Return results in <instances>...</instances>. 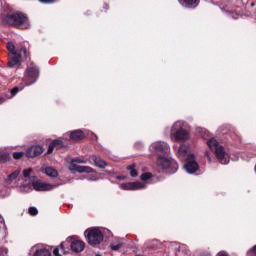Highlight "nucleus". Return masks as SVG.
<instances>
[{"label": "nucleus", "instance_id": "nucleus-1", "mask_svg": "<svg viewBox=\"0 0 256 256\" xmlns=\"http://www.w3.org/2000/svg\"><path fill=\"white\" fill-rule=\"evenodd\" d=\"M1 21L4 25H8L9 27H23L24 29L29 27V17L23 12L3 15L1 16Z\"/></svg>", "mask_w": 256, "mask_h": 256}, {"label": "nucleus", "instance_id": "nucleus-2", "mask_svg": "<svg viewBox=\"0 0 256 256\" xmlns=\"http://www.w3.org/2000/svg\"><path fill=\"white\" fill-rule=\"evenodd\" d=\"M207 145L211 149V151H215V155L221 165H227V163H229L225 148L223 146H219V142L217 141V139L210 138L207 141Z\"/></svg>", "mask_w": 256, "mask_h": 256}, {"label": "nucleus", "instance_id": "nucleus-3", "mask_svg": "<svg viewBox=\"0 0 256 256\" xmlns=\"http://www.w3.org/2000/svg\"><path fill=\"white\" fill-rule=\"evenodd\" d=\"M37 79H39V67L32 62L26 69L22 83L26 86L33 85L34 83H37Z\"/></svg>", "mask_w": 256, "mask_h": 256}, {"label": "nucleus", "instance_id": "nucleus-4", "mask_svg": "<svg viewBox=\"0 0 256 256\" xmlns=\"http://www.w3.org/2000/svg\"><path fill=\"white\" fill-rule=\"evenodd\" d=\"M21 53H23L25 59H30L31 53L27 50L25 45H21L19 48V52L14 54H9L8 67L13 69V67H17L21 65Z\"/></svg>", "mask_w": 256, "mask_h": 256}, {"label": "nucleus", "instance_id": "nucleus-5", "mask_svg": "<svg viewBox=\"0 0 256 256\" xmlns=\"http://www.w3.org/2000/svg\"><path fill=\"white\" fill-rule=\"evenodd\" d=\"M171 135L176 141H188L189 132L183 128V123L177 121L173 124L171 129Z\"/></svg>", "mask_w": 256, "mask_h": 256}, {"label": "nucleus", "instance_id": "nucleus-6", "mask_svg": "<svg viewBox=\"0 0 256 256\" xmlns=\"http://www.w3.org/2000/svg\"><path fill=\"white\" fill-rule=\"evenodd\" d=\"M69 247H71V250L74 251V253H81V251L85 249V242L81 240H74L71 244H69V242H62L60 244V249L63 253H69Z\"/></svg>", "mask_w": 256, "mask_h": 256}, {"label": "nucleus", "instance_id": "nucleus-7", "mask_svg": "<svg viewBox=\"0 0 256 256\" xmlns=\"http://www.w3.org/2000/svg\"><path fill=\"white\" fill-rule=\"evenodd\" d=\"M157 163L159 167L168 170V173L170 174L177 173V170L179 169V164H177V161L169 160L165 157H159Z\"/></svg>", "mask_w": 256, "mask_h": 256}, {"label": "nucleus", "instance_id": "nucleus-8", "mask_svg": "<svg viewBox=\"0 0 256 256\" xmlns=\"http://www.w3.org/2000/svg\"><path fill=\"white\" fill-rule=\"evenodd\" d=\"M87 241L89 245H92V247H95V245H101V242L103 241V232L97 228L89 230L87 234Z\"/></svg>", "mask_w": 256, "mask_h": 256}, {"label": "nucleus", "instance_id": "nucleus-9", "mask_svg": "<svg viewBox=\"0 0 256 256\" xmlns=\"http://www.w3.org/2000/svg\"><path fill=\"white\" fill-rule=\"evenodd\" d=\"M75 163H85V160L81 158H74L70 164V171H76V173H95V169L90 166H81Z\"/></svg>", "mask_w": 256, "mask_h": 256}, {"label": "nucleus", "instance_id": "nucleus-10", "mask_svg": "<svg viewBox=\"0 0 256 256\" xmlns=\"http://www.w3.org/2000/svg\"><path fill=\"white\" fill-rule=\"evenodd\" d=\"M184 168L186 169L187 173L190 174L197 173V171H199V164L195 160V154H190L187 156Z\"/></svg>", "mask_w": 256, "mask_h": 256}, {"label": "nucleus", "instance_id": "nucleus-11", "mask_svg": "<svg viewBox=\"0 0 256 256\" xmlns=\"http://www.w3.org/2000/svg\"><path fill=\"white\" fill-rule=\"evenodd\" d=\"M32 187L35 191H51L57 187L56 185L41 182L40 180H32Z\"/></svg>", "mask_w": 256, "mask_h": 256}, {"label": "nucleus", "instance_id": "nucleus-12", "mask_svg": "<svg viewBox=\"0 0 256 256\" xmlns=\"http://www.w3.org/2000/svg\"><path fill=\"white\" fill-rule=\"evenodd\" d=\"M45 151V148L40 145H34L26 150V157L28 159H35V157H39Z\"/></svg>", "mask_w": 256, "mask_h": 256}, {"label": "nucleus", "instance_id": "nucleus-13", "mask_svg": "<svg viewBox=\"0 0 256 256\" xmlns=\"http://www.w3.org/2000/svg\"><path fill=\"white\" fill-rule=\"evenodd\" d=\"M55 149L57 151H59L60 149H65V142H63V140H61V139L53 140L49 144V147H48L46 155H51V153H53V151H55Z\"/></svg>", "mask_w": 256, "mask_h": 256}, {"label": "nucleus", "instance_id": "nucleus-14", "mask_svg": "<svg viewBox=\"0 0 256 256\" xmlns=\"http://www.w3.org/2000/svg\"><path fill=\"white\" fill-rule=\"evenodd\" d=\"M121 189H124V191H137L145 189V185L141 182H128L121 184Z\"/></svg>", "mask_w": 256, "mask_h": 256}, {"label": "nucleus", "instance_id": "nucleus-15", "mask_svg": "<svg viewBox=\"0 0 256 256\" xmlns=\"http://www.w3.org/2000/svg\"><path fill=\"white\" fill-rule=\"evenodd\" d=\"M152 149H154L155 153H167L169 151V146L163 142H156L151 145Z\"/></svg>", "mask_w": 256, "mask_h": 256}, {"label": "nucleus", "instance_id": "nucleus-16", "mask_svg": "<svg viewBox=\"0 0 256 256\" xmlns=\"http://www.w3.org/2000/svg\"><path fill=\"white\" fill-rule=\"evenodd\" d=\"M90 159L93 161L95 167H98L99 169H105L108 165L107 162L99 155H92L90 156Z\"/></svg>", "mask_w": 256, "mask_h": 256}, {"label": "nucleus", "instance_id": "nucleus-17", "mask_svg": "<svg viewBox=\"0 0 256 256\" xmlns=\"http://www.w3.org/2000/svg\"><path fill=\"white\" fill-rule=\"evenodd\" d=\"M178 158L180 161H187V157H189V147L187 145H181L178 149Z\"/></svg>", "mask_w": 256, "mask_h": 256}, {"label": "nucleus", "instance_id": "nucleus-18", "mask_svg": "<svg viewBox=\"0 0 256 256\" xmlns=\"http://www.w3.org/2000/svg\"><path fill=\"white\" fill-rule=\"evenodd\" d=\"M70 139L72 141H82V139H85V132L83 130H74L70 132Z\"/></svg>", "mask_w": 256, "mask_h": 256}, {"label": "nucleus", "instance_id": "nucleus-19", "mask_svg": "<svg viewBox=\"0 0 256 256\" xmlns=\"http://www.w3.org/2000/svg\"><path fill=\"white\" fill-rule=\"evenodd\" d=\"M42 173L47 175V177H52V179H55L59 176V172L51 166H47L44 170H42Z\"/></svg>", "mask_w": 256, "mask_h": 256}, {"label": "nucleus", "instance_id": "nucleus-20", "mask_svg": "<svg viewBox=\"0 0 256 256\" xmlns=\"http://www.w3.org/2000/svg\"><path fill=\"white\" fill-rule=\"evenodd\" d=\"M34 256H52V254L47 248H39L35 251Z\"/></svg>", "mask_w": 256, "mask_h": 256}, {"label": "nucleus", "instance_id": "nucleus-21", "mask_svg": "<svg viewBox=\"0 0 256 256\" xmlns=\"http://www.w3.org/2000/svg\"><path fill=\"white\" fill-rule=\"evenodd\" d=\"M6 48L9 51V55H15V53H19V49L15 48V45L13 44V42H8L6 44Z\"/></svg>", "mask_w": 256, "mask_h": 256}, {"label": "nucleus", "instance_id": "nucleus-22", "mask_svg": "<svg viewBox=\"0 0 256 256\" xmlns=\"http://www.w3.org/2000/svg\"><path fill=\"white\" fill-rule=\"evenodd\" d=\"M186 7H189L190 9H195L197 5H199V0H183Z\"/></svg>", "mask_w": 256, "mask_h": 256}, {"label": "nucleus", "instance_id": "nucleus-23", "mask_svg": "<svg viewBox=\"0 0 256 256\" xmlns=\"http://www.w3.org/2000/svg\"><path fill=\"white\" fill-rule=\"evenodd\" d=\"M23 89H25V85H20V86H15L14 88L11 89L10 93L12 95V97H15V95H17V93H19V91H23Z\"/></svg>", "mask_w": 256, "mask_h": 256}, {"label": "nucleus", "instance_id": "nucleus-24", "mask_svg": "<svg viewBox=\"0 0 256 256\" xmlns=\"http://www.w3.org/2000/svg\"><path fill=\"white\" fill-rule=\"evenodd\" d=\"M17 177H19V170H16L8 175V177H7L8 183H11V181H15V179H17Z\"/></svg>", "mask_w": 256, "mask_h": 256}, {"label": "nucleus", "instance_id": "nucleus-25", "mask_svg": "<svg viewBox=\"0 0 256 256\" xmlns=\"http://www.w3.org/2000/svg\"><path fill=\"white\" fill-rule=\"evenodd\" d=\"M128 171H130V175L131 177H137V175H139V173H137V170L135 169V165L132 164V165H129L127 167Z\"/></svg>", "mask_w": 256, "mask_h": 256}, {"label": "nucleus", "instance_id": "nucleus-26", "mask_svg": "<svg viewBox=\"0 0 256 256\" xmlns=\"http://www.w3.org/2000/svg\"><path fill=\"white\" fill-rule=\"evenodd\" d=\"M151 177H153V174L151 172H145L141 174L140 179L141 181H149Z\"/></svg>", "mask_w": 256, "mask_h": 256}, {"label": "nucleus", "instance_id": "nucleus-27", "mask_svg": "<svg viewBox=\"0 0 256 256\" xmlns=\"http://www.w3.org/2000/svg\"><path fill=\"white\" fill-rule=\"evenodd\" d=\"M28 213H29V215H31L32 217H35L36 215H38L39 214V210H37V208L36 207H30L29 209H28Z\"/></svg>", "mask_w": 256, "mask_h": 256}, {"label": "nucleus", "instance_id": "nucleus-28", "mask_svg": "<svg viewBox=\"0 0 256 256\" xmlns=\"http://www.w3.org/2000/svg\"><path fill=\"white\" fill-rule=\"evenodd\" d=\"M25 156V152H14L13 153V159L19 160L22 159V157Z\"/></svg>", "mask_w": 256, "mask_h": 256}, {"label": "nucleus", "instance_id": "nucleus-29", "mask_svg": "<svg viewBox=\"0 0 256 256\" xmlns=\"http://www.w3.org/2000/svg\"><path fill=\"white\" fill-rule=\"evenodd\" d=\"M10 157L9 154H1L0 155V163H7L9 161Z\"/></svg>", "mask_w": 256, "mask_h": 256}, {"label": "nucleus", "instance_id": "nucleus-30", "mask_svg": "<svg viewBox=\"0 0 256 256\" xmlns=\"http://www.w3.org/2000/svg\"><path fill=\"white\" fill-rule=\"evenodd\" d=\"M39 3H43V5H53V3H57V0H38Z\"/></svg>", "mask_w": 256, "mask_h": 256}, {"label": "nucleus", "instance_id": "nucleus-31", "mask_svg": "<svg viewBox=\"0 0 256 256\" xmlns=\"http://www.w3.org/2000/svg\"><path fill=\"white\" fill-rule=\"evenodd\" d=\"M31 171H33V169L29 168V169H24L23 170V176L24 177H29L31 175Z\"/></svg>", "mask_w": 256, "mask_h": 256}, {"label": "nucleus", "instance_id": "nucleus-32", "mask_svg": "<svg viewBox=\"0 0 256 256\" xmlns=\"http://www.w3.org/2000/svg\"><path fill=\"white\" fill-rule=\"evenodd\" d=\"M110 248H111L112 251H119L120 248H121V244H117V245L111 244Z\"/></svg>", "mask_w": 256, "mask_h": 256}, {"label": "nucleus", "instance_id": "nucleus-33", "mask_svg": "<svg viewBox=\"0 0 256 256\" xmlns=\"http://www.w3.org/2000/svg\"><path fill=\"white\" fill-rule=\"evenodd\" d=\"M178 253H185V255H189L190 251L187 249L179 248Z\"/></svg>", "mask_w": 256, "mask_h": 256}, {"label": "nucleus", "instance_id": "nucleus-34", "mask_svg": "<svg viewBox=\"0 0 256 256\" xmlns=\"http://www.w3.org/2000/svg\"><path fill=\"white\" fill-rule=\"evenodd\" d=\"M5 253H7V248L0 247V256H5Z\"/></svg>", "mask_w": 256, "mask_h": 256}, {"label": "nucleus", "instance_id": "nucleus-35", "mask_svg": "<svg viewBox=\"0 0 256 256\" xmlns=\"http://www.w3.org/2000/svg\"><path fill=\"white\" fill-rule=\"evenodd\" d=\"M205 157H207V160L209 161V163H211V154L209 153V151L205 152Z\"/></svg>", "mask_w": 256, "mask_h": 256}, {"label": "nucleus", "instance_id": "nucleus-36", "mask_svg": "<svg viewBox=\"0 0 256 256\" xmlns=\"http://www.w3.org/2000/svg\"><path fill=\"white\" fill-rule=\"evenodd\" d=\"M251 253H253L254 255H256V245L253 246L252 250L248 253V255H251Z\"/></svg>", "mask_w": 256, "mask_h": 256}, {"label": "nucleus", "instance_id": "nucleus-37", "mask_svg": "<svg viewBox=\"0 0 256 256\" xmlns=\"http://www.w3.org/2000/svg\"><path fill=\"white\" fill-rule=\"evenodd\" d=\"M53 253H54L55 256H62L61 254H59V249L58 248H55Z\"/></svg>", "mask_w": 256, "mask_h": 256}, {"label": "nucleus", "instance_id": "nucleus-38", "mask_svg": "<svg viewBox=\"0 0 256 256\" xmlns=\"http://www.w3.org/2000/svg\"><path fill=\"white\" fill-rule=\"evenodd\" d=\"M103 9H104V11H109V4L104 3L103 4Z\"/></svg>", "mask_w": 256, "mask_h": 256}, {"label": "nucleus", "instance_id": "nucleus-39", "mask_svg": "<svg viewBox=\"0 0 256 256\" xmlns=\"http://www.w3.org/2000/svg\"><path fill=\"white\" fill-rule=\"evenodd\" d=\"M89 181H97V177L96 176H92L91 178H89Z\"/></svg>", "mask_w": 256, "mask_h": 256}, {"label": "nucleus", "instance_id": "nucleus-40", "mask_svg": "<svg viewBox=\"0 0 256 256\" xmlns=\"http://www.w3.org/2000/svg\"><path fill=\"white\" fill-rule=\"evenodd\" d=\"M3 103H5V98L0 97V105L3 104Z\"/></svg>", "mask_w": 256, "mask_h": 256}, {"label": "nucleus", "instance_id": "nucleus-41", "mask_svg": "<svg viewBox=\"0 0 256 256\" xmlns=\"http://www.w3.org/2000/svg\"><path fill=\"white\" fill-rule=\"evenodd\" d=\"M1 219H3V217L0 215V223H1Z\"/></svg>", "mask_w": 256, "mask_h": 256}]
</instances>
